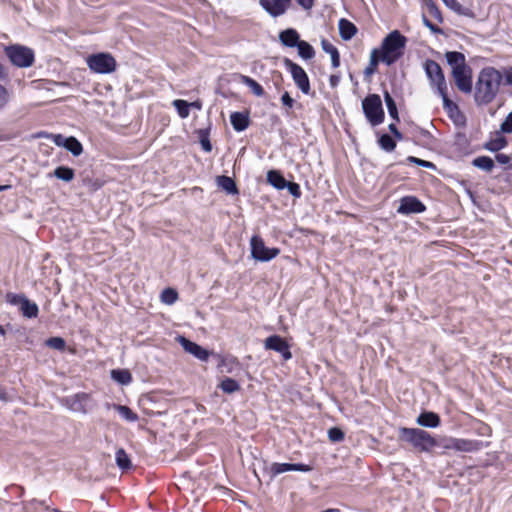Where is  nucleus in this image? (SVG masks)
I'll return each instance as SVG.
<instances>
[{
	"label": "nucleus",
	"instance_id": "nucleus-18",
	"mask_svg": "<svg viewBox=\"0 0 512 512\" xmlns=\"http://www.w3.org/2000/svg\"><path fill=\"white\" fill-rule=\"evenodd\" d=\"M484 447L482 441L457 438L454 450L459 452H475Z\"/></svg>",
	"mask_w": 512,
	"mask_h": 512
},
{
	"label": "nucleus",
	"instance_id": "nucleus-2",
	"mask_svg": "<svg viewBox=\"0 0 512 512\" xmlns=\"http://www.w3.org/2000/svg\"><path fill=\"white\" fill-rule=\"evenodd\" d=\"M407 38L398 30L390 32L382 41L379 50L380 58L383 63L390 66L395 63L404 54Z\"/></svg>",
	"mask_w": 512,
	"mask_h": 512
},
{
	"label": "nucleus",
	"instance_id": "nucleus-41",
	"mask_svg": "<svg viewBox=\"0 0 512 512\" xmlns=\"http://www.w3.org/2000/svg\"><path fill=\"white\" fill-rule=\"evenodd\" d=\"M449 9H451L458 15H463V16H467V17L474 16L473 12L469 8L462 6L457 0L454 2V4Z\"/></svg>",
	"mask_w": 512,
	"mask_h": 512
},
{
	"label": "nucleus",
	"instance_id": "nucleus-61",
	"mask_svg": "<svg viewBox=\"0 0 512 512\" xmlns=\"http://www.w3.org/2000/svg\"><path fill=\"white\" fill-rule=\"evenodd\" d=\"M389 130L396 136L398 137L399 139H401V134L400 132L397 130L396 128V125L395 124H390L389 125Z\"/></svg>",
	"mask_w": 512,
	"mask_h": 512
},
{
	"label": "nucleus",
	"instance_id": "nucleus-29",
	"mask_svg": "<svg viewBox=\"0 0 512 512\" xmlns=\"http://www.w3.org/2000/svg\"><path fill=\"white\" fill-rule=\"evenodd\" d=\"M113 408L118 412V414L128 422H136L138 420V415L133 412L128 406L113 404Z\"/></svg>",
	"mask_w": 512,
	"mask_h": 512
},
{
	"label": "nucleus",
	"instance_id": "nucleus-34",
	"mask_svg": "<svg viewBox=\"0 0 512 512\" xmlns=\"http://www.w3.org/2000/svg\"><path fill=\"white\" fill-rule=\"evenodd\" d=\"M297 48L300 57H302L305 60L311 59L315 55L313 47L306 41L300 40V42L297 45Z\"/></svg>",
	"mask_w": 512,
	"mask_h": 512
},
{
	"label": "nucleus",
	"instance_id": "nucleus-6",
	"mask_svg": "<svg viewBox=\"0 0 512 512\" xmlns=\"http://www.w3.org/2000/svg\"><path fill=\"white\" fill-rule=\"evenodd\" d=\"M362 108L367 120L372 126L381 124L384 120V111L381 98L377 94L368 95L362 101Z\"/></svg>",
	"mask_w": 512,
	"mask_h": 512
},
{
	"label": "nucleus",
	"instance_id": "nucleus-33",
	"mask_svg": "<svg viewBox=\"0 0 512 512\" xmlns=\"http://www.w3.org/2000/svg\"><path fill=\"white\" fill-rule=\"evenodd\" d=\"M379 61H381L379 50L373 49L370 55V61L368 66L365 68V75L369 76L376 72Z\"/></svg>",
	"mask_w": 512,
	"mask_h": 512
},
{
	"label": "nucleus",
	"instance_id": "nucleus-15",
	"mask_svg": "<svg viewBox=\"0 0 512 512\" xmlns=\"http://www.w3.org/2000/svg\"><path fill=\"white\" fill-rule=\"evenodd\" d=\"M177 341L185 350V352L192 354L194 357L201 361L208 360L209 352L197 343L190 341L184 336H178Z\"/></svg>",
	"mask_w": 512,
	"mask_h": 512
},
{
	"label": "nucleus",
	"instance_id": "nucleus-46",
	"mask_svg": "<svg viewBox=\"0 0 512 512\" xmlns=\"http://www.w3.org/2000/svg\"><path fill=\"white\" fill-rule=\"evenodd\" d=\"M427 8L429 13L440 23L443 21L441 11L437 7V5L433 2L427 4Z\"/></svg>",
	"mask_w": 512,
	"mask_h": 512
},
{
	"label": "nucleus",
	"instance_id": "nucleus-26",
	"mask_svg": "<svg viewBox=\"0 0 512 512\" xmlns=\"http://www.w3.org/2000/svg\"><path fill=\"white\" fill-rule=\"evenodd\" d=\"M240 82L251 89L254 95L262 97L264 95L263 87L253 78L246 75H239Z\"/></svg>",
	"mask_w": 512,
	"mask_h": 512
},
{
	"label": "nucleus",
	"instance_id": "nucleus-55",
	"mask_svg": "<svg viewBox=\"0 0 512 512\" xmlns=\"http://www.w3.org/2000/svg\"><path fill=\"white\" fill-rule=\"evenodd\" d=\"M496 161H497L498 163H500V164H503V165H504V164L509 163V161H510V157H509L508 155H506V154H502V153H500V154H497V155H496Z\"/></svg>",
	"mask_w": 512,
	"mask_h": 512
},
{
	"label": "nucleus",
	"instance_id": "nucleus-19",
	"mask_svg": "<svg viewBox=\"0 0 512 512\" xmlns=\"http://www.w3.org/2000/svg\"><path fill=\"white\" fill-rule=\"evenodd\" d=\"M440 422L441 421L439 415L431 411L422 412L416 418V423L419 426L427 428H436L440 425Z\"/></svg>",
	"mask_w": 512,
	"mask_h": 512
},
{
	"label": "nucleus",
	"instance_id": "nucleus-27",
	"mask_svg": "<svg viewBox=\"0 0 512 512\" xmlns=\"http://www.w3.org/2000/svg\"><path fill=\"white\" fill-rule=\"evenodd\" d=\"M50 176H54L57 179H60L65 182H70L74 179L75 173L74 170L70 167L59 166L57 167Z\"/></svg>",
	"mask_w": 512,
	"mask_h": 512
},
{
	"label": "nucleus",
	"instance_id": "nucleus-4",
	"mask_svg": "<svg viewBox=\"0 0 512 512\" xmlns=\"http://www.w3.org/2000/svg\"><path fill=\"white\" fill-rule=\"evenodd\" d=\"M399 437L422 452H429L437 446L436 439L427 431L419 428H400Z\"/></svg>",
	"mask_w": 512,
	"mask_h": 512
},
{
	"label": "nucleus",
	"instance_id": "nucleus-52",
	"mask_svg": "<svg viewBox=\"0 0 512 512\" xmlns=\"http://www.w3.org/2000/svg\"><path fill=\"white\" fill-rule=\"evenodd\" d=\"M456 441H457V438H454V437L444 438L442 440L441 446L448 450H454V445H455Z\"/></svg>",
	"mask_w": 512,
	"mask_h": 512
},
{
	"label": "nucleus",
	"instance_id": "nucleus-59",
	"mask_svg": "<svg viewBox=\"0 0 512 512\" xmlns=\"http://www.w3.org/2000/svg\"><path fill=\"white\" fill-rule=\"evenodd\" d=\"M339 81H340V77H339V76H337V75H331V77H330V85H331L332 87L337 86V85H338V83H339Z\"/></svg>",
	"mask_w": 512,
	"mask_h": 512
},
{
	"label": "nucleus",
	"instance_id": "nucleus-9",
	"mask_svg": "<svg viewBox=\"0 0 512 512\" xmlns=\"http://www.w3.org/2000/svg\"><path fill=\"white\" fill-rule=\"evenodd\" d=\"M285 65L290 71L294 83L301 90V92L306 95L310 94V81L305 70L300 65L288 59L285 61Z\"/></svg>",
	"mask_w": 512,
	"mask_h": 512
},
{
	"label": "nucleus",
	"instance_id": "nucleus-38",
	"mask_svg": "<svg viewBox=\"0 0 512 512\" xmlns=\"http://www.w3.org/2000/svg\"><path fill=\"white\" fill-rule=\"evenodd\" d=\"M384 99L387 106L388 113L390 117H392L395 120H398V111L395 101L393 100L392 96L389 94V92L384 93Z\"/></svg>",
	"mask_w": 512,
	"mask_h": 512
},
{
	"label": "nucleus",
	"instance_id": "nucleus-21",
	"mask_svg": "<svg viewBox=\"0 0 512 512\" xmlns=\"http://www.w3.org/2000/svg\"><path fill=\"white\" fill-rule=\"evenodd\" d=\"M230 122L237 132L244 131L249 126V117L242 112H234L230 115Z\"/></svg>",
	"mask_w": 512,
	"mask_h": 512
},
{
	"label": "nucleus",
	"instance_id": "nucleus-40",
	"mask_svg": "<svg viewBox=\"0 0 512 512\" xmlns=\"http://www.w3.org/2000/svg\"><path fill=\"white\" fill-rule=\"evenodd\" d=\"M178 299V293L172 288H166L161 293V301L167 305L174 304Z\"/></svg>",
	"mask_w": 512,
	"mask_h": 512
},
{
	"label": "nucleus",
	"instance_id": "nucleus-12",
	"mask_svg": "<svg viewBox=\"0 0 512 512\" xmlns=\"http://www.w3.org/2000/svg\"><path fill=\"white\" fill-rule=\"evenodd\" d=\"M264 347L267 350H273L280 353L284 360L292 358L289 344L279 335H272L265 339Z\"/></svg>",
	"mask_w": 512,
	"mask_h": 512
},
{
	"label": "nucleus",
	"instance_id": "nucleus-50",
	"mask_svg": "<svg viewBox=\"0 0 512 512\" xmlns=\"http://www.w3.org/2000/svg\"><path fill=\"white\" fill-rule=\"evenodd\" d=\"M281 102L283 106H285L288 109L293 108L295 103L294 99L290 96V94L287 91L283 93L281 97Z\"/></svg>",
	"mask_w": 512,
	"mask_h": 512
},
{
	"label": "nucleus",
	"instance_id": "nucleus-25",
	"mask_svg": "<svg viewBox=\"0 0 512 512\" xmlns=\"http://www.w3.org/2000/svg\"><path fill=\"white\" fill-rule=\"evenodd\" d=\"M267 182L278 190H283L287 185V181L277 170L268 171Z\"/></svg>",
	"mask_w": 512,
	"mask_h": 512
},
{
	"label": "nucleus",
	"instance_id": "nucleus-28",
	"mask_svg": "<svg viewBox=\"0 0 512 512\" xmlns=\"http://www.w3.org/2000/svg\"><path fill=\"white\" fill-rule=\"evenodd\" d=\"M20 310L27 318L37 317L39 311L37 304L35 302H31L28 298L23 301Z\"/></svg>",
	"mask_w": 512,
	"mask_h": 512
},
{
	"label": "nucleus",
	"instance_id": "nucleus-51",
	"mask_svg": "<svg viewBox=\"0 0 512 512\" xmlns=\"http://www.w3.org/2000/svg\"><path fill=\"white\" fill-rule=\"evenodd\" d=\"M8 99L9 95L7 89L4 86L0 85V109L7 104Z\"/></svg>",
	"mask_w": 512,
	"mask_h": 512
},
{
	"label": "nucleus",
	"instance_id": "nucleus-44",
	"mask_svg": "<svg viewBox=\"0 0 512 512\" xmlns=\"http://www.w3.org/2000/svg\"><path fill=\"white\" fill-rule=\"evenodd\" d=\"M6 299H7V302H9L10 304L18 305V306L21 307V304L26 299V297L24 295H21V294L8 293L6 295Z\"/></svg>",
	"mask_w": 512,
	"mask_h": 512
},
{
	"label": "nucleus",
	"instance_id": "nucleus-1",
	"mask_svg": "<svg viewBox=\"0 0 512 512\" xmlns=\"http://www.w3.org/2000/svg\"><path fill=\"white\" fill-rule=\"evenodd\" d=\"M502 81V74L493 67L483 68L476 82L475 101L488 104L496 97Z\"/></svg>",
	"mask_w": 512,
	"mask_h": 512
},
{
	"label": "nucleus",
	"instance_id": "nucleus-17",
	"mask_svg": "<svg viewBox=\"0 0 512 512\" xmlns=\"http://www.w3.org/2000/svg\"><path fill=\"white\" fill-rule=\"evenodd\" d=\"M87 400L88 395L85 393H80L71 397H67L64 401L67 408L70 409L71 411L78 413H86Z\"/></svg>",
	"mask_w": 512,
	"mask_h": 512
},
{
	"label": "nucleus",
	"instance_id": "nucleus-39",
	"mask_svg": "<svg viewBox=\"0 0 512 512\" xmlns=\"http://www.w3.org/2000/svg\"><path fill=\"white\" fill-rule=\"evenodd\" d=\"M379 146L386 152H391L395 149L396 143L393 138L388 134H383L378 140Z\"/></svg>",
	"mask_w": 512,
	"mask_h": 512
},
{
	"label": "nucleus",
	"instance_id": "nucleus-36",
	"mask_svg": "<svg viewBox=\"0 0 512 512\" xmlns=\"http://www.w3.org/2000/svg\"><path fill=\"white\" fill-rule=\"evenodd\" d=\"M172 104L175 107V109L177 110V113L180 116V118L185 119L189 116L190 105L187 101L182 100V99H176L173 101Z\"/></svg>",
	"mask_w": 512,
	"mask_h": 512
},
{
	"label": "nucleus",
	"instance_id": "nucleus-43",
	"mask_svg": "<svg viewBox=\"0 0 512 512\" xmlns=\"http://www.w3.org/2000/svg\"><path fill=\"white\" fill-rule=\"evenodd\" d=\"M328 437L333 442H340L344 439V433L341 429L334 427L329 429Z\"/></svg>",
	"mask_w": 512,
	"mask_h": 512
},
{
	"label": "nucleus",
	"instance_id": "nucleus-22",
	"mask_svg": "<svg viewBox=\"0 0 512 512\" xmlns=\"http://www.w3.org/2000/svg\"><path fill=\"white\" fill-rule=\"evenodd\" d=\"M338 27L340 36L343 40H350L352 37L355 36L357 32L356 26L352 22L344 18L339 20Z\"/></svg>",
	"mask_w": 512,
	"mask_h": 512
},
{
	"label": "nucleus",
	"instance_id": "nucleus-62",
	"mask_svg": "<svg viewBox=\"0 0 512 512\" xmlns=\"http://www.w3.org/2000/svg\"><path fill=\"white\" fill-rule=\"evenodd\" d=\"M442 1H443V3H444L448 8H450V7L454 4V2H455L456 0H442Z\"/></svg>",
	"mask_w": 512,
	"mask_h": 512
},
{
	"label": "nucleus",
	"instance_id": "nucleus-54",
	"mask_svg": "<svg viewBox=\"0 0 512 512\" xmlns=\"http://www.w3.org/2000/svg\"><path fill=\"white\" fill-rule=\"evenodd\" d=\"M297 3L305 10H310L314 6L315 0H296Z\"/></svg>",
	"mask_w": 512,
	"mask_h": 512
},
{
	"label": "nucleus",
	"instance_id": "nucleus-32",
	"mask_svg": "<svg viewBox=\"0 0 512 512\" xmlns=\"http://www.w3.org/2000/svg\"><path fill=\"white\" fill-rule=\"evenodd\" d=\"M115 460L117 466L122 470H126L131 467L130 458L123 448L116 451Z\"/></svg>",
	"mask_w": 512,
	"mask_h": 512
},
{
	"label": "nucleus",
	"instance_id": "nucleus-57",
	"mask_svg": "<svg viewBox=\"0 0 512 512\" xmlns=\"http://www.w3.org/2000/svg\"><path fill=\"white\" fill-rule=\"evenodd\" d=\"M331 62H332V66L334 68H337L339 67L340 65V56H339V52L338 53H334V55L331 56Z\"/></svg>",
	"mask_w": 512,
	"mask_h": 512
},
{
	"label": "nucleus",
	"instance_id": "nucleus-20",
	"mask_svg": "<svg viewBox=\"0 0 512 512\" xmlns=\"http://www.w3.org/2000/svg\"><path fill=\"white\" fill-rule=\"evenodd\" d=\"M447 63L451 66L452 72L460 69H465L466 64L465 56L461 52L450 51L445 54Z\"/></svg>",
	"mask_w": 512,
	"mask_h": 512
},
{
	"label": "nucleus",
	"instance_id": "nucleus-48",
	"mask_svg": "<svg viewBox=\"0 0 512 512\" xmlns=\"http://www.w3.org/2000/svg\"><path fill=\"white\" fill-rule=\"evenodd\" d=\"M500 130L503 133H512V112L507 115L506 119L501 124Z\"/></svg>",
	"mask_w": 512,
	"mask_h": 512
},
{
	"label": "nucleus",
	"instance_id": "nucleus-7",
	"mask_svg": "<svg viewBox=\"0 0 512 512\" xmlns=\"http://www.w3.org/2000/svg\"><path fill=\"white\" fill-rule=\"evenodd\" d=\"M88 67L98 74H109L115 71L116 61L109 53H97L90 55L87 60Z\"/></svg>",
	"mask_w": 512,
	"mask_h": 512
},
{
	"label": "nucleus",
	"instance_id": "nucleus-14",
	"mask_svg": "<svg viewBox=\"0 0 512 512\" xmlns=\"http://www.w3.org/2000/svg\"><path fill=\"white\" fill-rule=\"evenodd\" d=\"M452 76L460 91L464 93H470L472 91V76L469 66L465 67V69L453 71Z\"/></svg>",
	"mask_w": 512,
	"mask_h": 512
},
{
	"label": "nucleus",
	"instance_id": "nucleus-64",
	"mask_svg": "<svg viewBox=\"0 0 512 512\" xmlns=\"http://www.w3.org/2000/svg\"><path fill=\"white\" fill-rule=\"evenodd\" d=\"M11 186L10 185H0V192L8 190Z\"/></svg>",
	"mask_w": 512,
	"mask_h": 512
},
{
	"label": "nucleus",
	"instance_id": "nucleus-13",
	"mask_svg": "<svg viewBox=\"0 0 512 512\" xmlns=\"http://www.w3.org/2000/svg\"><path fill=\"white\" fill-rule=\"evenodd\" d=\"M426 209L425 205L414 196H406L400 200L397 212L402 215L422 213Z\"/></svg>",
	"mask_w": 512,
	"mask_h": 512
},
{
	"label": "nucleus",
	"instance_id": "nucleus-31",
	"mask_svg": "<svg viewBox=\"0 0 512 512\" xmlns=\"http://www.w3.org/2000/svg\"><path fill=\"white\" fill-rule=\"evenodd\" d=\"M472 164L485 172H491L494 168V161L488 156H479L472 161Z\"/></svg>",
	"mask_w": 512,
	"mask_h": 512
},
{
	"label": "nucleus",
	"instance_id": "nucleus-10",
	"mask_svg": "<svg viewBox=\"0 0 512 512\" xmlns=\"http://www.w3.org/2000/svg\"><path fill=\"white\" fill-rule=\"evenodd\" d=\"M44 136L51 139L55 145L66 148L74 156H79L83 152L82 144L73 136L64 137L61 134H44Z\"/></svg>",
	"mask_w": 512,
	"mask_h": 512
},
{
	"label": "nucleus",
	"instance_id": "nucleus-8",
	"mask_svg": "<svg viewBox=\"0 0 512 512\" xmlns=\"http://www.w3.org/2000/svg\"><path fill=\"white\" fill-rule=\"evenodd\" d=\"M251 256L260 262H268L280 253L279 248H268L265 246L263 239L257 235L250 240Z\"/></svg>",
	"mask_w": 512,
	"mask_h": 512
},
{
	"label": "nucleus",
	"instance_id": "nucleus-53",
	"mask_svg": "<svg viewBox=\"0 0 512 512\" xmlns=\"http://www.w3.org/2000/svg\"><path fill=\"white\" fill-rule=\"evenodd\" d=\"M423 23L424 25L430 29L431 32L435 33V34H441L442 33V29L437 27L436 25H434L433 23H431V21H429L425 16H423Z\"/></svg>",
	"mask_w": 512,
	"mask_h": 512
},
{
	"label": "nucleus",
	"instance_id": "nucleus-63",
	"mask_svg": "<svg viewBox=\"0 0 512 512\" xmlns=\"http://www.w3.org/2000/svg\"><path fill=\"white\" fill-rule=\"evenodd\" d=\"M6 77V73L4 71L3 66L0 64V79H3Z\"/></svg>",
	"mask_w": 512,
	"mask_h": 512
},
{
	"label": "nucleus",
	"instance_id": "nucleus-42",
	"mask_svg": "<svg viewBox=\"0 0 512 512\" xmlns=\"http://www.w3.org/2000/svg\"><path fill=\"white\" fill-rule=\"evenodd\" d=\"M46 345L56 350H63L65 348V341L61 337H51L46 340Z\"/></svg>",
	"mask_w": 512,
	"mask_h": 512
},
{
	"label": "nucleus",
	"instance_id": "nucleus-49",
	"mask_svg": "<svg viewBox=\"0 0 512 512\" xmlns=\"http://www.w3.org/2000/svg\"><path fill=\"white\" fill-rule=\"evenodd\" d=\"M321 46L326 53L330 54V56L334 55V53H338L337 48L326 39H322Z\"/></svg>",
	"mask_w": 512,
	"mask_h": 512
},
{
	"label": "nucleus",
	"instance_id": "nucleus-23",
	"mask_svg": "<svg viewBox=\"0 0 512 512\" xmlns=\"http://www.w3.org/2000/svg\"><path fill=\"white\" fill-rule=\"evenodd\" d=\"M280 41L287 47H295L300 42L299 34L295 29H287L280 33Z\"/></svg>",
	"mask_w": 512,
	"mask_h": 512
},
{
	"label": "nucleus",
	"instance_id": "nucleus-16",
	"mask_svg": "<svg viewBox=\"0 0 512 512\" xmlns=\"http://www.w3.org/2000/svg\"><path fill=\"white\" fill-rule=\"evenodd\" d=\"M311 467L302 463H277L274 462L269 467V473L272 478L276 477L279 474L290 472V471H299V472H309Z\"/></svg>",
	"mask_w": 512,
	"mask_h": 512
},
{
	"label": "nucleus",
	"instance_id": "nucleus-30",
	"mask_svg": "<svg viewBox=\"0 0 512 512\" xmlns=\"http://www.w3.org/2000/svg\"><path fill=\"white\" fill-rule=\"evenodd\" d=\"M111 377L116 382L127 385L132 381L131 373L126 369H115L111 371Z\"/></svg>",
	"mask_w": 512,
	"mask_h": 512
},
{
	"label": "nucleus",
	"instance_id": "nucleus-24",
	"mask_svg": "<svg viewBox=\"0 0 512 512\" xmlns=\"http://www.w3.org/2000/svg\"><path fill=\"white\" fill-rule=\"evenodd\" d=\"M216 183H217L218 187L221 188L222 190H224L227 194H237L238 193L235 181L229 176H225V175L218 176L216 178Z\"/></svg>",
	"mask_w": 512,
	"mask_h": 512
},
{
	"label": "nucleus",
	"instance_id": "nucleus-47",
	"mask_svg": "<svg viewBox=\"0 0 512 512\" xmlns=\"http://www.w3.org/2000/svg\"><path fill=\"white\" fill-rule=\"evenodd\" d=\"M289 191V193L296 197V198H299L301 196V190H300V186L299 184L295 183V182H287V185L286 187Z\"/></svg>",
	"mask_w": 512,
	"mask_h": 512
},
{
	"label": "nucleus",
	"instance_id": "nucleus-5",
	"mask_svg": "<svg viewBox=\"0 0 512 512\" xmlns=\"http://www.w3.org/2000/svg\"><path fill=\"white\" fill-rule=\"evenodd\" d=\"M4 52L10 62L18 68L31 67L35 60L33 50L20 44L6 46Z\"/></svg>",
	"mask_w": 512,
	"mask_h": 512
},
{
	"label": "nucleus",
	"instance_id": "nucleus-56",
	"mask_svg": "<svg viewBox=\"0 0 512 512\" xmlns=\"http://www.w3.org/2000/svg\"><path fill=\"white\" fill-rule=\"evenodd\" d=\"M504 76L506 83L512 86V67L505 70Z\"/></svg>",
	"mask_w": 512,
	"mask_h": 512
},
{
	"label": "nucleus",
	"instance_id": "nucleus-58",
	"mask_svg": "<svg viewBox=\"0 0 512 512\" xmlns=\"http://www.w3.org/2000/svg\"><path fill=\"white\" fill-rule=\"evenodd\" d=\"M201 145L206 152H210L212 149L211 143L207 139L201 140Z\"/></svg>",
	"mask_w": 512,
	"mask_h": 512
},
{
	"label": "nucleus",
	"instance_id": "nucleus-45",
	"mask_svg": "<svg viewBox=\"0 0 512 512\" xmlns=\"http://www.w3.org/2000/svg\"><path fill=\"white\" fill-rule=\"evenodd\" d=\"M408 161L411 162V163H414V164H416L418 166H421V167H425V168H429V169H435V165L432 162L426 161V160H422V159L414 157V156H409L408 157Z\"/></svg>",
	"mask_w": 512,
	"mask_h": 512
},
{
	"label": "nucleus",
	"instance_id": "nucleus-11",
	"mask_svg": "<svg viewBox=\"0 0 512 512\" xmlns=\"http://www.w3.org/2000/svg\"><path fill=\"white\" fill-rule=\"evenodd\" d=\"M292 0H259V5L271 17L284 15L290 8Z\"/></svg>",
	"mask_w": 512,
	"mask_h": 512
},
{
	"label": "nucleus",
	"instance_id": "nucleus-3",
	"mask_svg": "<svg viewBox=\"0 0 512 512\" xmlns=\"http://www.w3.org/2000/svg\"><path fill=\"white\" fill-rule=\"evenodd\" d=\"M424 70L430 81L431 87L441 96L444 107L456 108V105L448 98V88L440 65L434 60L427 59L424 63Z\"/></svg>",
	"mask_w": 512,
	"mask_h": 512
},
{
	"label": "nucleus",
	"instance_id": "nucleus-35",
	"mask_svg": "<svg viewBox=\"0 0 512 512\" xmlns=\"http://www.w3.org/2000/svg\"><path fill=\"white\" fill-rule=\"evenodd\" d=\"M507 146V140L504 137H498L485 143L484 148L491 152H498Z\"/></svg>",
	"mask_w": 512,
	"mask_h": 512
},
{
	"label": "nucleus",
	"instance_id": "nucleus-60",
	"mask_svg": "<svg viewBox=\"0 0 512 512\" xmlns=\"http://www.w3.org/2000/svg\"><path fill=\"white\" fill-rule=\"evenodd\" d=\"M189 105H190V108H194L197 110L202 109V102L200 100L193 101V102L189 103Z\"/></svg>",
	"mask_w": 512,
	"mask_h": 512
},
{
	"label": "nucleus",
	"instance_id": "nucleus-37",
	"mask_svg": "<svg viewBox=\"0 0 512 512\" xmlns=\"http://www.w3.org/2000/svg\"><path fill=\"white\" fill-rule=\"evenodd\" d=\"M220 388L223 392L231 394L240 389L238 382L232 378H225L220 383Z\"/></svg>",
	"mask_w": 512,
	"mask_h": 512
}]
</instances>
